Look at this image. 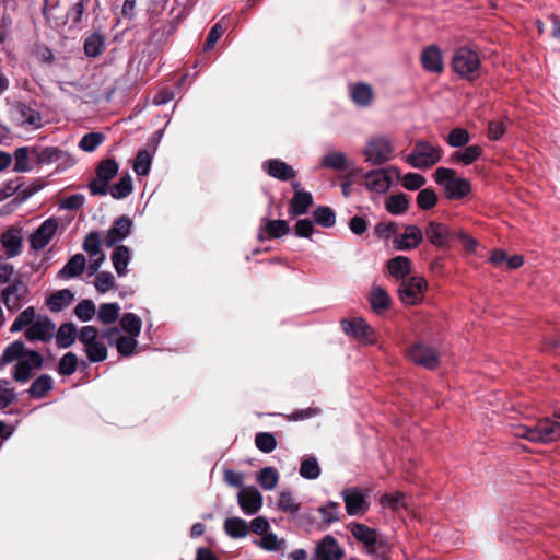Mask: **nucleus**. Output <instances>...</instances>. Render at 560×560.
<instances>
[{"instance_id": "1", "label": "nucleus", "mask_w": 560, "mask_h": 560, "mask_svg": "<svg viewBox=\"0 0 560 560\" xmlns=\"http://www.w3.org/2000/svg\"><path fill=\"white\" fill-rule=\"evenodd\" d=\"M353 538L363 545L368 555L376 560H389L392 555V547L387 539L380 537L376 529L358 522H352L348 525Z\"/></svg>"}, {"instance_id": "2", "label": "nucleus", "mask_w": 560, "mask_h": 560, "mask_svg": "<svg viewBox=\"0 0 560 560\" xmlns=\"http://www.w3.org/2000/svg\"><path fill=\"white\" fill-rule=\"evenodd\" d=\"M428 241L436 247H446L450 243L458 238L463 242L465 248L474 252L477 247V241L470 237L465 231H452L446 224L436 221H430L424 230Z\"/></svg>"}, {"instance_id": "3", "label": "nucleus", "mask_w": 560, "mask_h": 560, "mask_svg": "<svg viewBox=\"0 0 560 560\" xmlns=\"http://www.w3.org/2000/svg\"><path fill=\"white\" fill-rule=\"evenodd\" d=\"M435 183L444 189L448 200H462L471 192V184L459 177L454 168L438 167L433 174Z\"/></svg>"}, {"instance_id": "4", "label": "nucleus", "mask_w": 560, "mask_h": 560, "mask_svg": "<svg viewBox=\"0 0 560 560\" xmlns=\"http://www.w3.org/2000/svg\"><path fill=\"white\" fill-rule=\"evenodd\" d=\"M443 149L427 140L416 141L406 162L413 168L428 170L438 164L443 158Z\"/></svg>"}, {"instance_id": "5", "label": "nucleus", "mask_w": 560, "mask_h": 560, "mask_svg": "<svg viewBox=\"0 0 560 560\" xmlns=\"http://www.w3.org/2000/svg\"><path fill=\"white\" fill-rule=\"evenodd\" d=\"M452 68L462 79L477 80L481 69L478 52L465 46L457 48L453 55Z\"/></svg>"}, {"instance_id": "6", "label": "nucleus", "mask_w": 560, "mask_h": 560, "mask_svg": "<svg viewBox=\"0 0 560 560\" xmlns=\"http://www.w3.org/2000/svg\"><path fill=\"white\" fill-rule=\"evenodd\" d=\"M363 154L366 162L382 165L393 159L394 147L387 138L374 137L368 141Z\"/></svg>"}, {"instance_id": "7", "label": "nucleus", "mask_w": 560, "mask_h": 560, "mask_svg": "<svg viewBox=\"0 0 560 560\" xmlns=\"http://www.w3.org/2000/svg\"><path fill=\"white\" fill-rule=\"evenodd\" d=\"M428 288L424 278L412 276L401 280L398 288V296L404 304L416 305L423 300V293Z\"/></svg>"}, {"instance_id": "8", "label": "nucleus", "mask_w": 560, "mask_h": 560, "mask_svg": "<svg viewBox=\"0 0 560 560\" xmlns=\"http://www.w3.org/2000/svg\"><path fill=\"white\" fill-rule=\"evenodd\" d=\"M392 173L399 175V170L395 166L387 168H376L365 174V187L376 194H385L393 184Z\"/></svg>"}, {"instance_id": "9", "label": "nucleus", "mask_w": 560, "mask_h": 560, "mask_svg": "<svg viewBox=\"0 0 560 560\" xmlns=\"http://www.w3.org/2000/svg\"><path fill=\"white\" fill-rule=\"evenodd\" d=\"M340 494L349 516H363L369 511L370 503L360 488H345Z\"/></svg>"}, {"instance_id": "10", "label": "nucleus", "mask_w": 560, "mask_h": 560, "mask_svg": "<svg viewBox=\"0 0 560 560\" xmlns=\"http://www.w3.org/2000/svg\"><path fill=\"white\" fill-rule=\"evenodd\" d=\"M59 221L51 217L46 219L28 237L30 247L38 252L45 248L57 233Z\"/></svg>"}, {"instance_id": "11", "label": "nucleus", "mask_w": 560, "mask_h": 560, "mask_svg": "<svg viewBox=\"0 0 560 560\" xmlns=\"http://www.w3.org/2000/svg\"><path fill=\"white\" fill-rule=\"evenodd\" d=\"M26 293L27 285L23 282L22 276L19 275L11 283L2 289L1 300L9 311H18L21 308Z\"/></svg>"}, {"instance_id": "12", "label": "nucleus", "mask_w": 560, "mask_h": 560, "mask_svg": "<svg viewBox=\"0 0 560 560\" xmlns=\"http://www.w3.org/2000/svg\"><path fill=\"white\" fill-rule=\"evenodd\" d=\"M408 357L413 363L429 370H434L440 363L439 352L436 349L421 342L413 343L409 348Z\"/></svg>"}, {"instance_id": "13", "label": "nucleus", "mask_w": 560, "mask_h": 560, "mask_svg": "<svg viewBox=\"0 0 560 560\" xmlns=\"http://www.w3.org/2000/svg\"><path fill=\"white\" fill-rule=\"evenodd\" d=\"M560 439V423L550 419L541 418L534 424V443H552Z\"/></svg>"}, {"instance_id": "14", "label": "nucleus", "mask_w": 560, "mask_h": 560, "mask_svg": "<svg viewBox=\"0 0 560 560\" xmlns=\"http://www.w3.org/2000/svg\"><path fill=\"white\" fill-rule=\"evenodd\" d=\"M132 221L127 215H121L113 222V225L107 231L104 237L106 247H113L131 233Z\"/></svg>"}, {"instance_id": "15", "label": "nucleus", "mask_w": 560, "mask_h": 560, "mask_svg": "<svg viewBox=\"0 0 560 560\" xmlns=\"http://www.w3.org/2000/svg\"><path fill=\"white\" fill-rule=\"evenodd\" d=\"M0 243L4 250V258H13L21 254L23 247V237L21 229L10 228L0 236Z\"/></svg>"}, {"instance_id": "16", "label": "nucleus", "mask_w": 560, "mask_h": 560, "mask_svg": "<svg viewBox=\"0 0 560 560\" xmlns=\"http://www.w3.org/2000/svg\"><path fill=\"white\" fill-rule=\"evenodd\" d=\"M237 501L241 510L247 515L257 513L262 505V497L254 487H243L237 494Z\"/></svg>"}, {"instance_id": "17", "label": "nucleus", "mask_w": 560, "mask_h": 560, "mask_svg": "<svg viewBox=\"0 0 560 560\" xmlns=\"http://www.w3.org/2000/svg\"><path fill=\"white\" fill-rule=\"evenodd\" d=\"M422 241V231L417 225H407L405 232L393 240V246L397 250H410L417 248Z\"/></svg>"}, {"instance_id": "18", "label": "nucleus", "mask_w": 560, "mask_h": 560, "mask_svg": "<svg viewBox=\"0 0 560 560\" xmlns=\"http://www.w3.org/2000/svg\"><path fill=\"white\" fill-rule=\"evenodd\" d=\"M341 325L343 331L349 336L359 339H364L370 342H372L374 339L375 334L373 328L366 323L365 319L361 317L352 319H342Z\"/></svg>"}, {"instance_id": "19", "label": "nucleus", "mask_w": 560, "mask_h": 560, "mask_svg": "<svg viewBox=\"0 0 560 560\" xmlns=\"http://www.w3.org/2000/svg\"><path fill=\"white\" fill-rule=\"evenodd\" d=\"M422 68L432 73H441L444 69L442 50L436 45L427 46L420 56Z\"/></svg>"}, {"instance_id": "20", "label": "nucleus", "mask_w": 560, "mask_h": 560, "mask_svg": "<svg viewBox=\"0 0 560 560\" xmlns=\"http://www.w3.org/2000/svg\"><path fill=\"white\" fill-rule=\"evenodd\" d=\"M262 170L271 177L281 182L293 179L296 176V171L279 159H270L262 163Z\"/></svg>"}, {"instance_id": "21", "label": "nucleus", "mask_w": 560, "mask_h": 560, "mask_svg": "<svg viewBox=\"0 0 560 560\" xmlns=\"http://www.w3.org/2000/svg\"><path fill=\"white\" fill-rule=\"evenodd\" d=\"M55 324L47 317L43 320L34 322L24 331V336L28 341H49L54 336Z\"/></svg>"}, {"instance_id": "22", "label": "nucleus", "mask_w": 560, "mask_h": 560, "mask_svg": "<svg viewBox=\"0 0 560 560\" xmlns=\"http://www.w3.org/2000/svg\"><path fill=\"white\" fill-rule=\"evenodd\" d=\"M13 109L15 117L21 125L30 126L34 129H38L43 126L42 115L31 105L18 102L13 105Z\"/></svg>"}, {"instance_id": "23", "label": "nucleus", "mask_w": 560, "mask_h": 560, "mask_svg": "<svg viewBox=\"0 0 560 560\" xmlns=\"http://www.w3.org/2000/svg\"><path fill=\"white\" fill-rule=\"evenodd\" d=\"M353 163L348 160L347 155L342 152L330 151L327 152L320 160V167L332 171H347L352 167Z\"/></svg>"}, {"instance_id": "24", "label": "nucleus", "mask_w": 560, "mask_h": 560, "mask_svg": "<svg viewBox=\"0 0 560 560\" xmlns=\"http://www.w3.org/2000/svg\"><path fill=\"white\" fill-rule=\"evenodd\" d=\"M90 2L91 0H77L68 8L66 18L71 22L72 27L80 28L83 26V23L88 18V8Z\"/></svg>"}, {"instance_id": "25", "label": "nucleus", "mask_w": 560, "mask_h": 560, "mask_svg": "<svg viewBox=\"0 0 560 560\" xmlns=\"http://www.w3.org/2000/svg\"><path fill=\"white\" fill-rule=\"evenodd\" d=\"M369 302L372 310L377 315H381L389 308L392 299L385 289L380 285H373L369 295Z\"/></svg>"}, {"instance_id": "26", "label": "nucleus", "mask_w": 560, "mask_h": 560, "mask_svg": "<svg viewBox=\"0 0 560 560\" xmlns=\"http://www.w3.org/2000/svg\"><path fill=\"white\" fill-rule=\"evenodd\" d=\"M313 205L311 192H295L290 201L288 213L291 218L305 214Z\"/></svg>"}, {"instance_id": "27", "label": "nucleus", "mask_w": 560, "mask_h": 560, "mask_svg": "<svg viewBox=\"0 0 560 560\" xmlns=\"http://www.w3.org/2000/svg\"><path fill=\"white\" fill-rule=\"evenodd\" d=\"M86 266V259L83 254H75L59 270L58 278L69 279L82 275Z\"/></svg>"}, {"instance_id": "28", "label": "nucleus", "mask_w": 560, "mask_h": 560, "mask_svg": "<svg viewBox=\"0 0 560 560\" xmlns=\"http://www.w3.org/2000/svg\"><path fill=\"white\" fill-rule=\"evenodd\" d=\"M52 388H54L52 377L49 374H40L37 378H35L32 382L30 388L27 389V394L31 398L42 399Z\"/></svg>"}, {"instance_id": "29", "label": "nucleus", "mask_w": 560, "mask_h": 560, "mask_svg": "<svg viewBox=\"0 0 560 560\" xmlns=\"http://www.w3.org/2000/svg\"><path fill=\"white\" fill-rule=\"evenodd\" d=\"M483 153V150L478 144H471L465 147L463 150H458L452 153L451 161L455 163H460L465 166L472 164L478 161Z\"/></svg>"}, {"instance_id": "30", "label": "nucleus", "mask_w": 560, "mask_h": 560, "mask_svg": "<svg viewBox=\"0 0 560 560\" xmlns=\"http://www.w3.org/2000/svg\"><path fill=\"white\" fill-rule=\"evenodd\" d=\"M262 232L267 234L269 238H279L287 235L290 232V225L285 220H265V225L260 229L258 238L264 240Z\"/></svg>"}, {"instance_id": "31", "label": "nucleus", "mask_w": 560, "mask_h": 560, "mask_svg": "<svg viewBox=\"0 0 560 560\" xmlns=\"http://www.w3.org/2000/svg\"><path fill=\"white\" fill-rule=\"evenodd\" d=\"M387 269L392 277L404 280L411 272V261L406 256H396L387 261Z\"/></svg>"}, {"instance_id": "32", "label": "nucleus", "mask_w": 560, "mask_h": 560, "mask_svg": "<svg viewBox=\"0 0 560 560\" xmlns=\"http://www.w3.org/2000/svg\"><path fill=\"white\" fill-rule=\"evenodd\" d=\"M74 300V294L69 289L59 290L49 295L46 301L47 306L51 312H60L69 306Z\"/></svg>"}, {"instance_id": "33", "label": "nucleus", "mask_w": 560, "mask_h": 560, "mask_svg": "<svg viewBox=\"0 0 560 560\" xmlns=\"http://www.w3.org/2000/svg\"><path fill=\"white\" fill-rule=\"evenodd\" d=\"M78 335L77 326L73 323L69 322L61 324L56 332L57 346L61 349L71 347Z\"/></svg>"}, {"instance_id": "34", "label": "nucleus", "mask_w": 560, "mask_h": 560, "mask_svg": "<svg viewBox=\"0 0 560 560\" xmlns=\"http://www.w3.org/2000/svg\"><path fill=\"white\" fill-rule=\"evenodd\" d=\"M105 49V36L98 32L90 34L83 43L84 54L90 58H96Z\"/></svg>"}, {"instance_id": "35", "label": "nucleus", "mask_w": 560, "mask_h": 560, "mask_svg": "<svg viewBox=\"0 0 560 560\" xmlns=\"http://www.w3.org/2000/svg\"><path fill=\"white\" fill-rule=\"evenodd\" d=\"M352 101L359 106H369L373 100V90L366 83H355L350 86Z\"/></svg>"}, {"instance_id": "36", "label": "nucleus", "mask_w": 560, "mask_h": 560, "mask_svg": "<svg viewBox=\"0 0 560 560\" xmlns=\"http://www.w3.org/2000/svg\"><path fill=\"white\" fill-rule=\"evenodd\" d=\"M113 266L119 277L127 273V266L130 261V250L125 245H117L112 254Z\"/></svg>"}, {"instance_id": "37", "label": "nucleus", "mask_w": 560, "mask_h": 560, "mask_svg": "<svg viewBox=\"0 0 560 560\" xmlns=\"http://www.w3.org/2000/svg\"><path fill=\"white\" fill-rule=\"evenodd\" d=\"M224 530L232 538H243L248 532L247 522L240 517H229L224 521Z\"/></svg>"}, {"instance_id": "38", "label": "nucleus", "mask_w": 560, "mask_h": 560, "mask_svg": "<svg viewBox=\"0 0 560 560\" xmlns=\"http://www.w3.org/2000/svg\"><path fill=\"white\" fill-rule=\"evenodd\" d=\"M155 151V148L153 149ZM154 152L149 150H140L132 163V168L138 176H147L151 170Z\"/></svg>"}, {"instance_id": "39", "label": "nucleus", "mask_w": 560, "mask_h": 560, "mask_svg": "<svg viewBox=\"0 0 560 560\" xmlns=\"http://www.w3.org/2000/svg\"><path fill=\"white\" fill-rule=\"evenodd\" d=\"M132 190V178L128 173L122 175L117 183L108 188V191L114 199H124L129 196Z\"/></svg>"}, {"instance_id": "40", "label": "nucleus", "mask_w": 560, "mask_h": 560, "mask_svg": "<svg viewBox=\"0 0 560 560\" xmlns=\"http://www.w3.org/2000/svg\"><path fill=\"white\" fill-rule=\"evenodd\" d=\"M385 208L392 214H395V215L402 214L409 208V199H408L407 195H405L402 192L392 195L386 199Z\"/></svg>"}, {"instance_id": "41", "label": "nucleus", "mask_w": 560, "mask_h": 560, "mask_svg": "<svg viewBox=\"0 0 560 560\" xmlns=\"http://www.w3.org/2000/svg\"><path fill=\"white\" fill-rule=\"evenodd\" d=\"M120 307L117 303H103L97 311V318L104 325L115 323L119 317Z\"/></svg>"}, {"instance_id": "42", "label": "nucleus", "mask_w": 560, "mask_h": 560, "mask_svg": "<svg viewBox=\"0 0 560 560\" xmlns=\"http://www.w3.org/2000/svg\"><path fill=\"white\" fill-rule=\"evenodd\" d=\"M118 170V163L114 159H106L98 163L95 172L103 182L109 184V182L117 175Z\"/></svg>"}, {"instance_id": "43", "label": "nucleus", "mask_w": 560, "mask_h": 560, "mask_svg": "<svg viewBox=\"0 0 560 560\" xmlns=\"http://www.w3.org/2000/svg\"><path fill=\"white\" fill-rule=\"evenodd\" d=\"M36 317V311L34 306H28L24 311H22L14 322L11 325L10 331L18 332L24 329L25 327H30Z\"/></svg>"}, {"instance_id": "44", "label": "nucleus", "mask_w": 560, "mask_h": 560, "mask_svg": "<svg viewBox=\"0 0 560 560\" xmlns=\"http://www.w3.org/2000/svg\"><path fill=\"white\" fill-rule=\"evenodd\" d=\"M314 221L323 228H331L336 223L335 211L327 206H319L313 211Z\"/></svg>"}, {"instance_id": "45", "label": "nucleus", "mask_w": 560, "mask_h": 560, "mask_svg": "<svg viewBox=\"0 0 560 560\" xmlns=\"http://www.w3.org/2000/svg\"><path fill=\"white\" fill-rule=\"evenodd\" d=\"M406 494L401 491H396L394 493H385L380 498V504L383 508H388L392 511H399L400 509H406Z\"/></svg>"}, {"instance_id": "46", "label": "nucleus", "mask_w": 560, "mask_h": 560, "mask_svg": "<svg viewBox=\"0 0 560 560\" xmlns=\"http://www.w3.org/2000/svg\"><path fill=\"white\" fill-rule=\"evenodd\" d=\"M120 326L131 337H138L141 331L142 322L135 313H126L120 319Z\"/></svg>"}, {"instance_id": "47", "label": "nucleus", "mask_w": 560, "mask_h": 560, "mask_svg": "<svg viewBox=\"0 0 560 560\" xmlns=\"http://www.w3.org/2000/svg\"><path fill=\"white\" fill-rule=\"evenodd\" d=\"M318 513L320 514L323 522L328 525L339 522L341 517L340 505L335 501H328L325 505L319 506Z\"/></svg>"}, {"instance_id": "48", "label": "nucleus", "mask_w": 560, "mask_h": 560, "mask_svg": "<svg viewBox=\"0 0 560 560\" xmlns=\"http://www.w3.org/2000/svg\"><path fill=\"white\" fill-rule=\"evenodd\" d=\"M84 351L89 361L93 363L105 361L108 354L106 346L100 340L86 345Z\"/></svg>"}, {"instance_id": "49", "label": "nucleus", "mask_w": 560, "mask_h": 560, "mask_svg": "<svg viewBox=\"0 0 560 560\" xmlns=\"http://www.w3.org/2000/svg\"><path fill=\"white\" fill-rule=\"evenodd\" d=\"M257 481L262 489L272 490L279 481V474L273 467H265L259 471Z\"/></svg>"}, {"instance_id": "50", "label": "nucleus", "mask_w": 560, "mask_h": 560, "mask_svg": "<svg viewBox=\"0 0 560 560\" xmlns=\"http://www.w3.org/2000/svg\"><path fill=\"white\" fill-rule=\"evenodd\" d=\"M278 508L284 513L296 515L300 511L301 504L298 503L290 491H281L278 499Z\"/></svg>"}, {"instance_id": "51", "label": "nucleus", "mask_w": 560, "mask_h": 560, "mask_svg": "<svg viewBox=\"0 0 560 560\" xmlns=\"http://www.w3.org/2000/svg\"><path fill=\"white\" fill-rule=\"evenodd\" d=\"M438 200V195L432 188L420 189L417 195V206L424 211L433 209Z\"/></svg>"}, {"instance_id": "52", "label": "nucleus", "mask_w": 560, "mask_h": 560, "mask_svg": "<svg viewBox=\"0 0 560 560\" xmlns=\"http://www.w3.org/2000/svg\"><path fill=\"white\" fill-rule=\"evenodd\" d=\"M25 350L24 342L21 340H15L11 342L5 349L3 350L1 361L3 364L11 363L15 360H20L23 357Z\"/></svg>"}, {"instance_id": "53", "label": "nucleus", "mask_w": 560, "mask_h": 560, "mask_svg": "<svg viewBox=\"0 0 560 560\" xmlns=\"http://www.w3.org/2000/svg\"><path fill=\"white\" fill-rule=\"evenodd\" d=\"M470 141V135L465 128L456 127L452 129L447 137L446 143L452 148H463Z\"/></svg>"}, {"instance_id": "54", "label": "nucleus", "mask_w": 560, "mask_h": 560, "mask_svg": "<svg viewBox=\"0 0 560 560\" xmlns=\"http://www.w3.org/2000/svg\"><path fill=\"white\" fill-rule=\"evenodd\" d=\"M78 369V357L73 352L63 354L58 364V373L60 375L70 376Z\"/></svg>"}, {"instance_id": "55", "label": "nucleus", "mask_w": 560, "mask_h": 560, "mask_svg": "<svg viewBox=\"0 0 560 560\" xmlns=\"http://www.w3.org/2000/svg\"><path fill=\"white\" fill-rule=\"evenodd\" d=\"M136 338L137 337L131 336H119L115 340L116 349L121 357H130L136 352V348L138 346Z\"/></svg>"}, {"instance_id": "56", "label": "nucleus", "mask_w": 560, "mask_h": 560, "mask_svg": "<svg viewBox=\"0 0 560 560\" xmlns=\"http://www.w3.org/2000/svg\"><path fill=\"white\" fill-rule=\"evenodd\" d=\"M300 475L305 479H316L320 475V467L314 456L307 457L301 463Z\"/></svg>"}, {"instance_id": "57", "label": "nucleus", "mask_w": 560, "mask_h": 560, "mask_svg": "<svg viewBox=\"0 0 560 560\" xmlns=\"http://www.w3.org/2000/svg\"><path fill=\"white\" fill-rule=\"evenodd\" d=\"M255 445L262 453H271L277 447V440L272 433L258 432L255 436Z\"/></svg>"}, {"instance_id": "58", "label": "nucleus", "mask_w": 560, "mask_h": 560, "mask_svg": "<svg viewBox=\"0 0 560 560\" xmlns=\"http://www.w3.org/2000/svg\"><path fill=\"white\" fill-rule=\"evenodd\" d=\"M96 308L92 300L85 299L74 307V315L82 322L91 320L95 315Z\"/></svg>"}, {"instance_id": "59", "label": "nucleus", "mask_w": 560, "mask_h": 560, "mask_svg": "<svg viewBox=\"0 0 560 560\" xmlns=\"http://www.w3.org/2000/svg\"><path fill=\"white\" fill-rule=\"evenodd\" d=\"M101 236L97 231L90 232L83 242V249L91 256L95 257L98 254H103L101 250Z\"/></svg>"}, {"instance_id": "60", "label": "nucleus", "mask_w": 560, "mask_h": 560, "mask_svg": "<svg viewBox=\"0 0 560 560\" xmlns=\"http://www.w3.org/2000/svg\"><path fill=\"white\" fill-rule=\"evenodd\" d=\"M258 545L268 551H280L284 550L285 540L279 539L278 536L273 533H266L259 540Z\"/></svg>"}, {"instance_id": "61", "label": "nucleus", "mask_w": 560, "mask_h": 560, "mask_svg": "<svg viewBox=\"0 0 560 560\" xmlns=\"http://www.w3.org/2000/svg\"><path fill=\"white\" fill-rule=\"evenodd\" d=\"M104 141V135L101 132H89L82 137L79 148L85 152H93Z\"/></svg>"}, {"instance_id": "62", "label": "nucleus", "mask_w": 560, "mask_h": 560, "mask_svg": "<svg viewBox=\"0 0 560 560\" xmlns=\"http://www.w3.org/2000/svg\"><path fill=\"white\" fill-rule=\"evenodd\" d=\"M94 285L96 290L101 293H105L114 288L115 285V278L114 276L108 271H102L96 275Z\"/></svg>"}, {"instance_id": "63", "label": "nucleus", "mask_w": 560, "mask_h": 560, "mask_svg": "<svg viewBox=\"0 0 560 560\" xmlns=\"http://www.w3.org/2000/svg\"><path fill=\"white\" fill-rule=\"evenodd\" d=\"M32 375L33 369L26 362H22L19 360L13 369V380L18 383H26L31 380Z\"/></svg>"}, {"instance_id": "64", "label": "nucleus", "mask_w": 560, "mask_h": 560, "mask_svg": "<svg viewBox=\"0 0 560 560\" xmlns=\"http://www.w3.org/2000/svg\"><path fill=\"white\" fill-rule=\"evenodd\" d=\"M425 183V177L418 173H407L401 180L404 188L407 190H419Z\"/></svg>"}]
</instances>
